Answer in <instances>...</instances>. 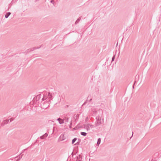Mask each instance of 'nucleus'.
Here are the masks:
<instances>
[{"mask_svg":"<svg viewBox=\"0 0 161 161\" xmlns=\"http://www.w3.org/2000/svg\"><path fill=\"white\" fill-rule=\"evenodd\" d=\"M58 120L59 121V123L60 124H61L63 123V120L61 119H58Z\"/></svg>","mask_w":161,"mask_h":161,"instance_id":"1","label":"nucleus"},{"mask_svg":"<svg viewBox=\"0 0 161 161\" xmlns=\"http://www.w3.org/2000/svg\"><path fill=\"white\" fill-rule=\"evenodd\" d=\"M10 14V13L9 12L8 13H7L5 16V17L6 18H7L8 16Z\"/></svg>","mask_w":161,"mask_h":161,"instance_id":"2","label":"nucleus"},{"mask_svg":"<svg viewBox=\"0 0 161 161\" xmlns=\"http://www.w3.org/2000/svg\"><path fill=\"white\" fill-rule=\"evenodd\" d=\"M76 140L77 139L76 138H74L72 141V144H74Z\"/></svg>","mask_w":161,"mask_h":161,"instance_id":"3","label":"nucleus"},{"mask_svg":"<svg viewBox=\"0 0 161 161\" xmlns=\"http://www.w3.org/2000/svg\"><path fill=\"white\" fill-rule=\"evenodd\" d=\"M100 142H101V139L100 138H99L98 140V141H97V144H99L100 143Z\"/></svg>","mask_w":161,"mask_h":161,"instance_id":"4","label":"nucleus"},{"mask_svg":"<svg viewBox=\"0 0 161 161\" xmlns=\"http://www.w3.org/2000/svg\"><path fill=\"white\" fill-rule=\"evenodd\" d=\"M81 134L83 136H85L86 135V134L85 132H82L81 133Z\"/></svg>","mask_w":161,"mask_h":161,"instance_id":"5","label":"nucleus"},{"mask_svg":"<svg viewBox=\"0 0 161 161\" xmlns=\"http://www.w3.org/2000/svg\"><path fill=\"white\" fill-rule=\"evenodd\" d=\"M114 57H113L112 58V61H113V60H114Z\"/></svg>","mask_w":161,"mask_h":161,"instance_id":"6","label":"nucleus"}]
</instances>
